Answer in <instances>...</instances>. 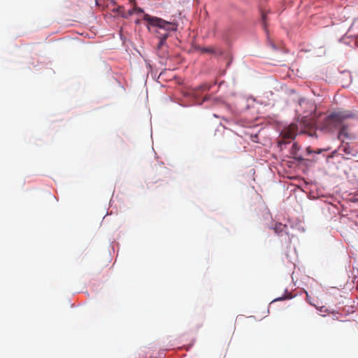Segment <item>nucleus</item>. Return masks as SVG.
<instances>
[{"instance_id": "nucleus-1", "label": "nucleus", "mask_w": 358, "mask_h": 358, "mask_svg": "<svg viewBox=\"0 0 358 358\" xmlns=\"http://www.w3.org/2000/svg\"><path fill=\"white\" fill-rule=\"evenodd\" d=\"M143 20L147 21L150 26L155 28L153 32L157 38L159 39L157 48H161L166 45V39L170 36V32L176 31L178 29V24L173 22L166 21L157 17H152L148 14H145Z\"/></svg>"}, {"instance_id": "nucleus-2", "label": "nucleus", "mask_w": 358, "mask_h": 358, "mask_svg": "<svg viewBox=\"0 0 358 358\" xmlns=\"http://www.w3.org/2000/svg\"><path fill=\"white\" fill-rule=\"evenodd\" d=\"M346 117L341 113H333L325 117L322 123V129L332 131L340 127Z\"/></svg>"}, {"instance_id": "nucleus-3", "label": "nucleus", "mask_w": 358, "mask_h": 358, "mask_svg": "<svg viewBox=\"0 0 358 358\" xmlns=\"http://www.w3.org/2000/svg\"><path fill=\"white\" fill-rule=\"evenodd\" d=\"M298 131V126L296 124L292 123L287 127L285 128V129L282 131L281 135L282 138L284 139L282 141H279V143H286L287 141L285 140H291L293 139Z\"/></svg>"}, {"instance_id": "nucleus-4", "label": "nucleus", "mask_w": 358, "mask_h": 358, "mask_svg": "<svg viewBox=\"0 0 358 358\" xmlns=\"http://www.w3.org/2000/svg\"><path fill=\"white\" fill-rule=\"evenodd\" d=\"M299 145L296 143H293L290 150V155L292 158L297 159L298 161H301L303 158L299 154Z\"/></svg>"}, {"instance_id": "nucleus-5", "label": "nucleus", "mask_w": 358, "mask_h": 358, "mask_svg": "<svg viewBox=\"0 0 358 358\" xmlns=\"http://www.w3.org/2000/svg\"><path fill=\"white\" fill-rule=\"evenodd\" d=\"M287 229V226L286 224H282V223H277L273 227V230L278 235H281L282 232H286Z\"/></svg>"}, {"instance_id": "nucleus-6", "label": "nucleus", "mask_w": 358, "mask_h": 358, "mask_svg": "<svg viewBox=\"0 0 358 358\" xmlns=\"http://www.w3.org/2000/svg\"><path fill=\"white\" fill-rule=\"evenodd\" d=\"M299 104L301 106H306L309 107L310 110H315V106L313 103L306 101V99H301Z\"/></svg>"}, {"instance_id": "nucleus-7", "label": "nucleus", "mask_w": 358, "mask_h": 358, "mask_svg": "<svg viewBox=\"0 0 358 358\" xmlns=\"http://www.w3.org/2000/svg\"><path fill=\"white\" fill-rule=\"evenodd\" d=\"M199 50L202 53H210V54H216L217 53V51L214 47L199 48Z\"/></svg>"}, {"instance_id": "nucleus-8", "label": "nucleus", "mask_w": 358, "mask_h": 358, "mask_svg": "<svg viewBox=\"0 0 358 358\" xmlns=\"http://www.w3.org/2000/svg\"><path fill=\"white\" fill-rule=\"evenodd\" d=\"M342 150L343 152H345V154H346L347 155H352V156H354L355 155L352 153V150L351 149V148L348 145H343V148H342Z\"/></svg>"}, {"instance_id": "nucleus-9", "label": "nucleus", "mask_w": 358, "mask_h": 358, "mask_svg": "<svg viewBox=\"0 0 358 358\" xmlns=\"http://www.w3.org/2000/svg\"><path fill=\"white\" fill-rule=\"evenodd\" d=\"M341 136H348L347 127H346V126L343 125V124L340 126V131H339L338 137L340 138Z\"/></svg>"}, {"instance_id": "nucleus-10", "label": "nucleus", "mask_w": 358, "mask_h": 358, "mask_svg": "<svg viewBox=\"0 0 358 358\" xmlns=\"http://www.w3.org/2000/svg\"><path fill=\"white\" fill-rule=\"evenodd\" d=\"M129 3L131 4H134V9H135V13H143V10L139 7L136 6V3L135 0H129Z\"/></svg>"}, {"instance_id": "nucleus-11", "label": "nucleus", "mask_w": 358, "mask_h": 358, "mask_svg": "<svg viewBox=\"0 0 358 358\" xmlns=\"http://www.w3.org/2000/svg\"><path fill=\"white\" fill-rule=\"evenodd\" d=\"M262 21L264 27H266V13L264 11L262 12Z\"/></svg>"}, {"instance_id": "nucleus-12", "label": "nucleus", "mask_w": 358, "mask_h": 358, "mask_svg": "<svg viewBox=\"0 0 358 358\" xmlns=\"http://www.w3.org/2000/svg\"><path fill=\"white\" fill-rule=\"evenodd\" d=\"M134 14H135L134 7L132 9L129 10V11H128V15H132Z\"/></svg>"}, {"instance_id": "nucleus-13", "label": "nucleus", "mask_w": 358, "mask_h": 358, "mask_svg": "<svg viewBox=\"0 0 358 358\" xmlns=\"http://www.w3.org/2000/svg\"><path fill=\"white\" fill-rule=\"evenodd\" d=\"M306 150H307L308 153H309V154L313 152V151L311 150L310 147L307 148Z\"/></svg>"}, {"instance_id": "nucleus-14", "label": "nucleus", "mask_w": 358, "mask_h": 358, "mask_svg": "<svg viewBox=\"0 0 358 358\" xmlns=\"http://www.w3.org/2000/svg\"><path fill=\"white\" fill-rule=\"evenodd\" d=\"M321 152H322V150H317V151H316L315 152H316V153H317V154H320V153H321Z\"/></svg>"}, {"instance_id": "nucleus-15", "label": "nucleus", "mask_w": 358, "mask_h": 358, "mask_svg": "<svg viewBox=\"0 0 358 358\" xmlns=\"http://www.w3.org/2000/svg\"><path fill=\"white\" fill-rule=\"evenodd\" d=\"M308 113H306V116H308Z\"/></svg>"}, {"instance_id": "nucleus-16", "label": "nucleus", "mask_w": 358, "mask_h": 358, "mask_svg": "<svg viewBox=\"0 0 358 358\" xmlns=\"http://www.w3.org/2000/svg\"><path fill=\"white\" fill-rule=\"evenodd\" d=\"M357 201H358V199H357Z\"/></svg>"}]
</instances>
